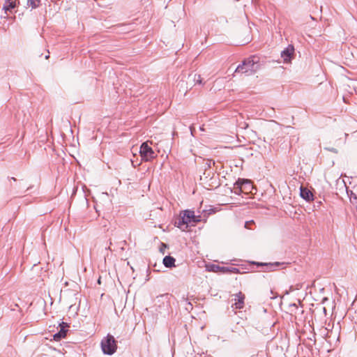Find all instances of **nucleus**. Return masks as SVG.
I'll return each mask as SVG.
<instances>
[{
  "mask_svg": "<svg viewBox=\"0 0 357 357\" xmlns=\"http://www.w3.org/2000/svg\"><path fill=\"white\" fill-rule=\"evenodd\" d=\"M261 68L259 58L257 56H251L239 64L236 68L234 73L245 74L248 76L257 73Z\"/></svg>",
  "mask_w": 357,
  "mask_h": 357,
  "instance_id": "f257e3e1",
  "label": "nucleus"
},
{
  "mask_svg": "<svg viewBox=\"0 0 357 357\" xmlns=\"http://www.w3.org/2000/svg\"><path fill=\"white\" fill-rule=\"evenodd\" d=\"M195 212L190 210L181 211L178 218L175 220V225L182 231L188 230L189 225H192Z\"/></svg>",
  "mask_w": 357,
  "mask_h": 357,
  "instance_id": "f03ea898",
  "label": "nucleus"
},
{
  "mask_svg": "<svg viewBox=\"0 0 357 357\" xmlns=\"http://www.w3.org/2000/svg\"><path fill=\"white\" fill-rule=\"evenodd\" d=\"M100 346L102 352L107 355H112L117 349L116 341L114 336L109 334L102 340Z\"/></svg>",
  "mask_w": 357,
  "mask_h": 357,
  "instance_id": "7ed1b4c3",
  "label": "nucleus"
},
{
  "mask_svg": "<svg viewBox=\"0 0 357 357\" xmlns=\"http://www.w3.org/2000/svg\"><path fill=\"white\" fill-rule=\"evenodd\" d=\"M149 141L142 144L140 146V155L145 161H150L157 157V154L153 149L149 145Z\"/></svg>",
  "mask_w": 357,
  "mask_h": 357,
  "instance_id": "20e7f679",
  "label": "nucleus"
},
{
  "mask_svg": "<svg viewBox=\"0 0 357 357\" xmlns=\"http://www.w3.org/2000/svg\"><path fill=\"white\" fill-rule=\"evenodd\" d=\"M208 270L213 272L238 273L239 270L234 267L220 266L219 265L211 264L208 266Z\"/></svg>",
  "mask_w": 357,
  "mask_h": 357,
  "instance_id": "39448f33",
  "label": "nucleus"
},
{
  "mask_svg": "<svg viewBox=\"0 0 357 357\" xmlns=\"http://www.w3.org/2000/svg\"><path fill=\"white\" fill-rule=\"evenodd\" d=\"M234 303H232L231 307L234 309H242L244 307L245 295L241 292H238L234 295Z\"/></svg>",
  "mask_w": 357,
  "mask_h": 357,
  "instance_id": "423d86ee",
  "label": "nucleus"
},
{
  "mask_svg": "<svg viewBox=\"0 0 357 357\" xmlns=\"http://www.w3.org/2000/svg\"><path fill=\"white\" fill-rule=\"evenodd\" d=\"M294 47L293 45H289L281 52V57L283 59L284 63H289L294 57Z\"/></svg>",
  "mask_w": 357,
  "mask_h": 357,
  "instance_id": "0eeeda50",
  "label": "nucleus"
},
{
  "mask_svg": "<svg viewBox=\"0 0 357 357\" xmlns=\"http://www.w3.org/2000/svg\"><path fill=\"white\" fill-rule=\"evenodd\" d=\"M248 185L249 187H251V182L248 180L245 179H238L234 185V192L236 195H240L241 192H243V185Z\"/></svg>",
  "mask_w": 357,
  "mask_h": 357,
  "instance_id": "6e6552de",
  "label": "nucleus"
},
{
  "mask_svg": "<svg viewBox=\"0 0 357 357\" xmlns=\"http://www.w3.org/2000/svg\"><path fill=\"white\" fill-rule=\"evenodd\" d=\"M60 326H61L60 331L53 335L54 340L56 341H59L61 339L65 337L67 334L68 330L66 329V328L68 326V325L66 323L62 322L60 324Z\"/></svg>",
  "mask_w": 357,
  "mask_h": 357,
  "instance_id": "1a4fd4ad",
  "label": "nucleus"
},
{
  "mask_svg": "<svg viewBox=\"0 0 357 357\" xmlns=\"http://www.w3.org/2000/svg\"><path fill=\"white\" fill-rule=\"evenodd\" d=\"M300 195L301 197L306 201L309 202L313 199V195L312 192L309 189L303 186H301L300 188Z\"/></svg>",
  "mask_w": 357,
  "mask_h": 357,
  "instance_id": "9d476101",
  "label": "nucleus"
},
{
  "mask_svg": "<svg viewBox=\"0 0 357 357\" xmlns=\"http://www.w3.org/2000/svg\"><path fill=\"white\" fill-rule=\"evenodd\" d=\"M17 0H6L4 3L3 8L5 10L6 13L7 12H12V10L16 7Z\"/></svg>",
  "mask_w": 357,
  "mask_h": 357,
  "instance_id": "9b49d317",
  "label": "nucleus"
},
{
  "mask_svg": "<svg viewBox=\"0 0 357 357\" xmlns=\"http://www.w3.org/2000/svg\"><path fill=\"white\" fill-rule=\"evenodd\" d=\"M175 259L171 256H166L163 259V264L167 268H172L175 266Z\"/></svg>",
  "mask_w": 357,
  "mask_h": 357,
  "instance_id": "f8f14e48",
  "label": "nucleus"
},
{
  "mask_svg": "<svg viewBox=\"0 0 357 357\" xmlns=\"http://www.w3.org/2000/svg\"><path fill=\"white\" fill-rule=\"evenodd\" d=\"M281 263L275 262V263H258L257 266H265L267 267L268 271H273L274 268L278 267Z\"/></svg>",
  "mask_w": 357,
  "mask_h": 357,
  "instance_id": "ddd939ff",
  "label": "nucleus"
},
{
  "mask_svg": "<svg viewBox=\"0 0 357 357\" xmlns=\"http://www.w3.org/2000/svg\"><path fill=\"white\" fill-rule=\"evenodd\" d=\"M40 3V0H27V6H31L32 8H38Z\"/></svg>",
  "mask_w": 357,
  "mask_h": 357,
  "instance_id": "4468645a",
  "label": "nucleus"
},
{
  "mask_svg": "<svg viewBox=\"0 0 357 357\" xmlns=\"http://www.w3.org/2000/svg\"><path fill=\"white\" fill-rule=\"evenodd\" d=\"M193 81L195 83L201 84L202 83V79L200 75L195 74L193 75Z\"/></svg>",
  "mask_w": 357,
  "mask_h": 357,
  "instance_id": "2eb2a0df",
  "label": "nucleus"
},
{
  "mask_svg": "<svg viewBox=\"0 0 357 357\" xmlns=\"http://www.w3.org/2000/svg\"><path fill=\"white\" fill-rule=\"evenodd\" d=\"M200 221H201V216H199V215L197 216L195 215V218H193L192 226H194L195 224L199 222Z\"/></svg>",
  "mask_w": 357,
  "mask_h": 357,
  "instance_id": "dca6fc26",
  "label": "nucleus"
},
{
  "mask_svg": "<svg viewBox=\"0 0 357 357\" xmlns=\"http://www.w3.org/2000/svg\"><path fill=\"white\" fill-rule=\"evenodd\" d=\"M215 165V162L211 160H207L206 162V167L208 168H211L212 165Z\"/></svg>",
  "mask_w": 357,
  "mask_h": 357,
  "instance_id": "f3484780",
  "label": "nucleus"
},
{
  "mask_svg": "<svg viewBox=\"0 0 357 357\" xmlns=\"http://www.w3.org/2000/svg\"><path fill=\"white\" fill-rule=\"evenodd\" d=\"M252 224H254V221H253V220H251V221H247V222H245V227L246 229H251L250 226V225H252Z\"/></svg>",
  "mask_w": 357,
  "mask_h": 357,
  "instance_id": "a211bd4d",
  "label": "nucleus"
},
{
  "mask_svg": "<svg viewBox=\"0 0 357 357\" xmlns=\"http://www.w3.org/2000/svg\"><path fill=\"white\" fill-rule=\"evenodd\" d=\"M252 188V185H251V187H249L248 185H243V189L244 190H250Z\"/></svg>",
  "mask_w": 357,
  "mask_h": 357,
  "instance_id": "6ab92c4d",
  "label": "nucleus"
},
{
  "mask_svg": "<svg viewBox=\"0 0 357 357\" xmlns=\"http://www.w3.org/2000/svg\"><path fill=\"white\" fill-rule=\"evenodd\" d=\"M190 133H191V135H192V136H194V135H195V134H194V133H195V128H194V126H190Z\"/></svg>",
  "mask_w": 357,
  "mask_h": 357,
  "instance_id": "aec40b11",
  "label": "nucleus"
},
{
  "mask_svg": "<svg viewBox=\"0 0 357 357\" xmlns=\"http://www.w3.org/2000/svg\"><path fill=\"white\" fill-rule=\"evenodd\" d=\"M326 149L331 151V152H333L335 153H337V150L335 148H326Z\"/></svg>",
  "mask_w": 357,
  "mask_h": 357,
  "instance_id": "412c9836",
  "label": "nucleus"
},
{
  "mask_svg": "<svg viewBox=\"0 0 357 357\" xmlns=\"http://www.w3.org/2000/svg\"><path fill=\"white\" fill-rule=\"evenodd\" d=\"M270 292H271V294L273 295L272 296H271V299L275 298V296L274 295L273 291L272 290H271V291H270Z\"/></svg>",
  "mask_w": 357,
  "mask_h": 357,
  "instance_id": "4be33fe9",
  "label": "nucleus"
},
{
  "mask_svg": "<svg viewBox=\"0 0 357 357\" xmlns=\"http://www.w3.org/2000/svg\"><path fill=\"white\" fill-rule=\"evenodd\" d=\"M162 247H164L165 248H167V245H166V244H165V243H162Z\"/></svg>",
  "mask_w": 357,
  "mask_h": 357,
  "instance_id": "5701e85b",
  "label": "nucleus"
},
{
  "mask_svg": "<svg viewBox=\"0 0 357 357\" xmlns=\"http://www.w3.org/2000/svg\"><path fill=\"white\" fill-rule=\"evenodd\" d=\"M200 130H202V131H204V127H203V126H201V127H200Z\"/></svg>",
  "mask_w": 357,
  "mask_h": 357,
  "instance_id": "b1692460",
  "label": "nucleus"
},
{
  "mask_svg": "<svg viewBox=\"0 0 357 357\" xmlns=\"http://www.w3.org/2000/svg\"><path fill=\"white\" fill-rule=\"evenodd\" d=\"M164 248H160V251L164 254Z\"/></svg>",
  "mask_w": 357,
  "mask_h": 357,
  "instance_id": "393cba45",
  "label": "nucleus"
},
{
  "mask_svg": "<svg viewBox=\"0 0 357 357\" xmlns=\"http://www.w3.org/2000/svg\"><path fill=\"white\" fill-rule=\"evenodd\" d=\"M164 248H160V251L164 254Z\"/></svg>",
  "mask_w": 357,
  "mask_h": 357,
  "instance_id": "a878e982",
  "label": "nucleus"
},
{
  "mask_svg": "<svg viewBox=\"0 0 357 357\" xmlns=\"http://www.w3.org/2000/svg\"><path fill=\"white\" fill-rule=\"evenodd\" d=\"M11 179H13V181H16L15 178L14 177H12Z\"/></svg>",
  "mask_w": 357,
  "mask_h": 357,
  "instance_id": "bb28decb",
  "label": "nucleus"
},
{
  "mask_svg": "<svg viewBox=\"0 0 357 357\" xmlns=\"http://www.w3.org/2000/svg\"><path fill=\"white\" fill-rule=\"evenodd\" d=\"M49 57H50V56H49V55H47V56H45V59H48Z\"/></svg>",
  "mask_w": 357,
  "mask_h": 357,
  "instance_id": "cd10ccee",
  "label": "nucleus"
}]
</instances>
